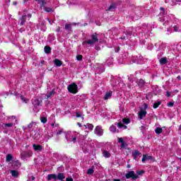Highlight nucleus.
<instances>
[{
    "label": "nucleus",
    "mask_w": 181,
    "mask_h": 181,
    "mask_svg": "<svg viewBox=\"0 0 181 181\" xmlns=\"http://www.w3.org/2000/svg\"><path fill=\"white\" fill-rule=\"evenodd\" d=\"M136 175H137V176H142V175H144V170L136 171Z\"/></svg>",
    "instance_id": "obj_36"
},
{
    "label": "nucleus",
    "mask_w": 181,
    "mask_h": 181,
    "mask_svg": "<svg viewBox=\"0 0 181 181\" xmlns=\"http://www.w3.org/2000/svg\"><path fill=\"white\" fill-rule=\"evenodd\" d=\"M160 104V102L154 103L153 106V108H158V107H159Z\"/></svg>",
    "instance_id": "obj_39"
},
{
    "label": "nucleus",
    "mask_w": 181,
    "mask_h": 181,
    "mask_svg": "<svg viewBox=\"0 0 181 181\" xmlns=\"http://www.w3.org/2000/svg\"><path fill=\"white\" fill-rule=\"evenodd\" d=\"M33 124H35V122H31L30 124H28V128H32V127H33Z\"/></svg>",
    "instance_id": "obj_45"
},
{
    "label": "nucleus",
    "mask_w": 181,
    "mask_h": 181,
    "mask_svg": "<svg viewBox=\"0 0 181 181\" xmlns=\"http://www.w3.org/2000/svg\"><path fill=\"white\" fill-rule=\"evenodd\" d=\"M166 97H170V93L167 92V93H166Z\"/></svg>",
    "instance_id": "obj_48"
},
{
    "label": "nucleus",
    "mask_w": 181,
    "mask_h": 181,
    "mask_svg": "<svg viewBox=\"0 0 181 181\" xmlns=\"http://www.w3.org/2000/svg\"><path fill=\"white\" fill-rule=\"evenodd\" d=\"M76 59L80 61V60H83V56L82 55H77L76 56Z\"/></svg>",
    "instance_id": "obj_41"
},
{
    "label": "nucleus",
    "mask_w": 181,
    "mask_h": 181,
    "mask_svg": "<svg viewBox=\"0 0 181 181\" xmlns=\"http://www.w3.org/2000/svg\"><path fill=\"white\" fill-rule=\"evenodd\" d=\"M26 18V16H23L21 18V25H25V23L26 22V21L25 20V18Z\"/></svg>",
    "instance_id": "obj_32"
},
{
    "label": "nucleus",
    "mask_w": 181,
    "mask_h": 181,
    "mask_svg": "<svg viewBox=\"0 0 181 181\" xmlns=\"http://www.w3.org/2000/svg\"><path fill=\"white\" fill-rule=\"evenodd\" d=\"M54 94V93L52 91L49 92V93L47 95V98H50V97H52V95H53Z\"/></svg>",
    "instance_id": "obj_40"
},
{
    "label": "nucleus",
    "mask_w": 181,
    "mask_h": 181,
    "mask_svg": "<svg viewBox=\"0 0 181 181\" xmlns=\"http://www.w3.org/2000/svg\"><path fill=\"white\" fill-rule=\"evenodd\" d=\"M76 117H77V118H80V117H81V115L77 113V114H76Z\"/></svg>",
    "instance_id": "obj_49"
},
{
    "label": "nucleus",
    "mask_w": 181,
    "mask_h": 181,
    "mask_svg": "<svg viewBox=\"0 0 181 181\" xmlns=\"http://www.w3.org/2000/svg\"><path fill=\"white\" fill-rule=\"evenodd\" d=\"M113 181H121L119 179H114Z\"/></svg>",
    "instance_id": "obj_53"
},
{
    "label": "nucleus",
    "mask_w": 181,
    "mask_h": 181,
    "mask_svg": "<svg viewBox=\"0 0 181 181\" xmlns=\"http://www.w3.org/2000/svg\"><path fill=\"white\" fill-rule=\"evenodd\" d=\"M112 9H115V6L111 5V6L109 7V11H112Z\"/></svg>",
    "instance_id": "obj_43"
},
{
    "label": "nucleus",
    "mask_w": 181,
    "mask_h": 181,
    "mask_svg": "<svg viewBox=\"0 0 181 181\" xmlns=\"http://www.w3.org/2000/svg\"><path fill=\"white\" fill-rule=\"evenodd\" d=\"M77 125H78L80 128H81V123L78 122V123H77Z\"/></svg>",
    "instance_id": "obj_50"
},
{
    "label": "nucleus",
    "mask_w": 181,
    "mask_h": 181,
    "mask_svg": "<svg viewBox=\"0 0 181 181\" xmlns=\"http://www.w3.org/2000/svg\"><path fill=\"white\" fill-rule=\"evenodd\" d=\"M127 168H131V165H127Z\"/></svg>",
    "instance_id": "obj_57"
},
{
    "label": "nucleus",
    "mask_w": 181,
    "mask_h": 181,
    "mask_svg": "<svg viewBox=\"0 0 181 181\" xmlns=\"http://www.w3.org/2000/svg\"><path fill=\"white\" fill-rule=\"evenodd\" d=\"M52 127H54V123H52Z\"/></svg>",
    "instance_id": "obj_59"
},
{
    "label": "nucleus",
    "mask_w": 181,
    "mask_h": 181,
    "mask_svg": "<svg viewBox=\"0 0 181 181\" xmlns=\"http://www.w3.org/2000/svg\"><path fill=\"white\" fill-rule=\"evenodd\" d=\"M41 122H42V124H46L47 122V118L42 117L40 118Z\"/></svg>",
    "instance_id": "obj_35"
},
{
    "label": "nucleus",
    "mask_w": 181,
    "mask_h": 181,
    "mask_svg": "<svg viewBox=\"0 0 181 181\" xmlns=\"http://www.w3.org/2000/svg\"><path fill=\"white\" fill-rule=\"evenodd\" d=\"M33 148H34V151H41L42 149V146L36 145V144H33Z\"/></svg>",
    "instance_id": "obj_13"
},
{
    "label": "nucleus",
    "mask_w": 181,
    "mask_h": 181,
    "mask_svg": "<svg viewBox=\"0 0 181 181\" xmlns=\"http://www.w3.org/2000/svg\"><path fill=\"white\" fill-rule=\"evenodd\" d=\"M122 122L123 124H128L129 122H131V120H129V119L124 118L122 119Z\"/></svg>",
    "instance_id": "obj_34"
},
{
    "label": "nucleus",
    "mask_w": 181,
    "mask_h": 181,
    "mask_svg": "<svg viewBox=\"0 0 181 181\" xmlns=\"http://www.w3.org/2000/svg\"><path fill=\"white\" fill-rule=\"evenodd\" d=\"M126 179H132L133 180H136L139 176L135 173L134 171H129L125 175Z\"/></svg>",
    "instance_id": "obj_5"
},
{
    "label": "nucleus",
    "mask_w": 181,
    "mask_h": 181,
    "mask_svg": "<svg viewBox=\"0 0 181 181\" xmlns=\"http://www.w3.org/2000/svg\"><path fill=\"white\" fill-rule=\"evenodd\" d=\"M63 179H64V174L59 173L58 175H57V180H63Z\"/></svg>",
    "instance_id": "obj_18"
},
{
    "label": "nucleus",
    "mask_w": 181,
    "mask_h": 181,
    "mask_svg": "<svg viewBox=\"0 0 181 181\" xmlns=\"http://www.w3.org/2000/svg\"><path fill=\"white\" fill-rule=\"evenodd\" d=\"M111 95H112V92L106 93L104 97L105 100H109V98H111Z\"/></svg>",
    "instance_id": "obj_20"
},
{
    "label": "nucleus",
    "mask_w": 181,
    "mask_h": 181,
    "mask_svg": "<svg viewBox=\"0 0 181 181\" xmlns=\"http://www.w3.org/2000/svg\"><path fill=\"white\" fill-rule=\"evenodd\" d=\"M148 108V105L146 104H144V110L141 109L140 112H139V118L140 119H144V118H145L146 117V110Z\"/></svg>",
    "instance_id": "obj_4"
},
{
    "label": "nucleus",
    "mask_w": 181,
    "mask_h": 181,
    "mask_svg": "<svg viewBox=\"0 0 181 181\" xmlns=\"http://www.w3.org/2000/svg\"><path fill=\"white\" fill-rule=\"evenodd\" d=\"M163 132V129L160 127H157L156 129H155V132L156 134H162V132Z\"/></svg>",
    "instance_id": "obj_25"
},
{
    "label": "nucleus",
    "mask_w": 181,
    "mask_h": 181,
    "mask_svg": "<svg viewBox=\"0 0 181 181\" xmlns=\"http://www.w3.org/2000/svg\"><path fill=\"white\" fill-rule=\"evenodd\" d=\"M50 52H52V48H50V47H49V46H45V52L47 53V54H49V53H50Z\"/></svg>",
    "instance_id": "obj_22"
},
{
    "label": "nucleus",
    "mask_w": 181,
    "mask_h": 181,
    "mask_svg": "<svg viewBox=\"0 0 181 181\" xmlns=\"http://www.w3.org/2000/svg\"><path fill=\"white\" fill-rule=\"evenodd\" d=\"M83 127H85L86 129L88 128L90 131H93L94 126L91 124H84Z\"/></svg>",
    "instance_id": "obj_17"
},
{
    "label": "nucleus",
    "mask_w": 181,
    "mask_h": 181,
    "mask_svg": "<svg viewBox=\"0 0 181 181\" xmlns=\"http://www.w3.org/2000/svg\"><path fill=\"white\" fill-rule=\"evenodd\" d=\"M68 91L72 94H76L78 92V88H77V84L71 83L68 87Z\"/></svg>",
    "instance_id": "obj_3"
},
{
    "label": "nucleus",
    "mask_w": 181,
    "mask_h": 181,
    "mask_svg": "<svg viewBox=\"0 0 181 181\" xmlns=\"http://www.w3.org/2000/svg\"><path fill=\"white\" fill-rule=\"evenodd\" d=\"M41 8H44V11H45V12H53V8L49 7H46L45 5H44L43 6H41Z\"/></svg>",
    "instance_id": "obj_19"
},
{
    "label": "nucleus",
    "mask_w": 181,
    "mask_h": 181,
    "mask_svg": "<svg viewBox=\"0 0 181 181\" xmlns=\"http://www.w3.org/2000/svg\"><path fill=\"white\" fill-rule=\"evenodd\" d=\"M117 141L121 144V148H127V143H125L122 137L118 138Z\"/></svg>",
    "instance_id": "obj_9"
},
{
    "label": "nucleus",
    "mask_w": 181,
    "mask_h": 181,
    "mask_svg": "<svg viewBox=\"0 0 181 181\" xmlns=\"http://www.w3.org/2000/svg\"><path fill=\"white\" fill-rule=\"evenodd\" d=\"M38 1V3L40 4V6H43L44 5H46V1L45 0H35Z\"/></svg>",
    "instance_id": "obj_33"
},
{
    "label": "nucleus",
    "mask_w": 181,
    "mask_h": 181,
    "mask_svg": "<svg viewBox=\"0 0 181 181\" xmlns=\"http://www.w3.org/2000/svg\"><path fill=\"white\" fill-rule=\"evenodd\" d=\"M63 134V129H61L57 132V135H62Z\"/></svg>",
    "instance_id": "obj_42"
},
{
    "label": "nucleus",
    "mask_w": 181,
    "mask_h": 181,
    "mask_svg": "<svg viewBox=\"0 0 181 181\" xmlns=\"http://www.w3.org/2000/svg\"><path fill=\"white\" fill-rule=\"evenodd\" d=\"M66 181H73V178L72 177H68V178H66Z\"/></svg>",
    "instance_id": "obj_47"
},
{
    "label": "nucleus",
    "mask_w": 181,
    "mask_h": 181,
    "mask_svg": "<svg viewBox=\"0 0 181 181\" xmlns=\"http://www.w3.org/2000/svg\"><path fill=\"white\" fill-rule=\"evenodd\" d=\"M21 165L22 164L21 163V162H19V160L13 161V168L14 169H19V168H21Z\"/></svg>",
    "instance_id": "obj_10"
},
{
    "label": "nucleus",
    "mask_w": 181,
    "mask_h": 181,
    "mask_svg": "<svg viewBox=\"0 0 181 181\" xmlns=\"http://www.w3.org/2000/svg\"><path fill=\"white\" fill-rule=\"evenodd\" d=\"M103 153L105 158H110V156H111L110 151H104Z\"/></svg>",
    "instance_id": "obj_23"
},
{
    "label": "nucleus",
    "mask_w": 181,
    "mask_h": 181,
    "mask_svg": "<svg viewBox=\"0 0 181 181\" xmlns=\"http://www.w3.org/2000/svg\"><path fill=\"white\" fill-rule=\"evenodd\" d=\"M49 23H50V25H52V21L48 19Z\"/></svg>",
    "instance_id": "obj_54"
},
{
    "label": "nucleus",
    "mask_w": 181,
    "mask_h": 181,
    "mask_svg": "<svg viewBox=\"0 0 181 181\" xmlns=\"http://www.w3.org/2000/svg\"><path fill=\"white\" fill-rule=\"evenodd\" d=\"M46 179L48 181H50L52 180H57V175H56V174H49L46 177Z\"/></svg>",
    "instance_id": "obj_8"
},
{
    "label": "nucleus",
    "mask_w": 181,
    "mask_h": 181,
    "mask_svg": "<svg viewBox=\"0 0 181 181\" xmlns=\"http://www.w3.org/2000/svg\"><path fill=\"white\" fill-rule=\"evenodd\" d=\"M12 159H13V157L11 154H7L6 158V162H11V160H12Z\"/></svg>",
    "instance_id": "obj_26"
},
{
    "label": "nucleus",
    "mask_w": 181,
    "mask_h": 181,
    "mask_svg": "<svg viewBox=\"0 0 181 181\" xmlns=\"http://www.w3.org/2000/svg\"><path fill=\"white\" fill-rule=\"evenodd\" d=\"M115 52H119V49H117Z\"/></svg>",
    "instance_id": "obj_56"
},
{
    "label": "nucleus",
    "mask_w": 181,
    "mask_h": 181,
    "mask_svg": "<svg viewBox=\"0 0 181 181\" xmlns=\"http://www.w3.org/2000/svg\"><path fill=\"white\" fill-rule=\"evenodd\" d=\"M13 4V5H16L17 3H16V1H15Z\"/></svg>",
    "instance_id": "obj_58"
},
{
    "label": "nucleus",
    "mask_w": 181,
    "mask_h": 181,
    "mask_svg": "<svg viewBox=\"0 0 181 181\" xmlns=\"http://www.w3.org/2000/svg\"><path fill=\"white\" fill-rule=\"evenodd\" d=\"M40 103H42V100H40L39 99H35L34 100V102L33 103V104L35 105V107H37V106L40 105Z\"/></svg>",
    "instance_id": "obj_16"
},
{
    "label": "nucleus",
    "mask_w": 181,
    "mask_h": 181,
    "mask_svg": "<svg viewBox=\"0 0 181 181\" xmlns=\"http://www.w3.org/2000/svg\"><path fill=\"white\" fill-rule=\"evenodd\" d=\"M168 107H173V103H172V102L168 103Z\"/></svg>",
    "instance_id": "obj_44"
},
{
    "label": "nucleus",
    "mask_w": 181,
    "mask_h": 181,
    "mask_svg": "<svg viewBox=\"0 0 181 181\" xmlns=\"http://www.w3.org/2000/svg\"><path fill=\"white\" fill-rule=\"evenodd\" d=\"M20 98L23 103H25V104H27V103H29V100L25 98L23 96H20Z\"/></svg>",
    "instance_id": "obj_37"
},
{
    "label": "nucleus",
    "mask_w": 181,
    "mask_h": 181,
    "mask_svg": "<svg viewBox=\"0 0 181 181\" xmlns=\"http://www.w3.org/2000/svg\"><path fill=\"white\" fill-rule=\"evenodd\" d=\"M177 78H178V80H180V76H178Z\"/></svg>",
    "instance_id": "obj_55"
},
{
    "label": "nucleus",
    "mask_w": 181,
    "mask_h": 181,
    "mask_svg": "<svg viewBox=\"0 0 181 181\" xmlns=\"http://www.w3.org/2000/svg\"><path fill=\"white\" fill-rule=\"evenodd\" d=\"M21 156H23V153H21Z\"/></svg>",
    "instance_id": "obj_60"
},
{
    "label": "nucleus",
    "mask_w": 181,
    "mask_h": 181,
    "mask_svg": "<svg viewBox=\"0 0 181 181\" xmlns=\"http://www.w3.org/2000/svg\"><path fill=\"white\" fill-rule=\"evenodd\" d=\"M88 175H93L94 173V169L89 168L87 172Z\"/></svg>",
    "instance_id": "obj_38"
},
{
    "label": "nucleus",
    "mask_w": 181,
    "mask_h": 181,
    "mask_svg": "<svg viewBox=\"0 0 181 181\" xmlns=\"http://www.w3.org/2000/svg\"><path fill=\"white\" fill-rule=\"evenodd\" d=\"M173 28H174L175 32H181V25L180 26L175 25Z\"/></svg>",
    "instance_id": "obj_29"
},
{
    "label": "nucleus",
    "mask_w": 181,
    "mask_h": 181,
    "mask_svg": "<svg viewBox=\"0 0 181 181\" xmlns=\"http://www.w3.org/2000/svg\"><path fill=\"white\" fill-rule=\"evenodd\" d=\"M141 155V153L139 151H135L133 153V156H134V159H136L137 156H139Z\"/></svg>",
    "instance_id": "obj_30"
},
{
    "label": "nucleus",
    "mask_w": 181,
    "mask_h": 181,
    "mask_svg": "<svg viewBox=\"0 0 181 181\" xmlns=\"http://www.w3.org/2000/svg\"><path fill=\"white\" fill-rule=\"evenodd\" d=\"M94 133L98 136H103V134H104V130H103V127H101V126H97L95 128Z\"/></svg>",
    "instance_id": "obj_7"
},
{
    "label": "nucleus",
    "mask_w": 181,
    "mask_h": 181,
    "mask_svg": "<svg viewBox=\"0 0 181 181\" xmlns=\"http://www.w3.org/2000/svg\"><path fill=\"white\" fill-rule=\"evenodd\" d=\"M98 34L97 33H94L91 35L90 38L86 40V41H83L82 42V45L84 46V45H89V46H93L95 43H97L98 42Z\"/></svg>",
    "instance_id": "obj_1"
},
{
    "label": "nucleus",
    "mask_w": 181,
    "mask_h": 181,
    "mask_svg": "<svg viewBox=\"0 0 181 181\" xmlns=\"http://www.w3.org/2000/svg\"><path fill=\"white\" fill-rule=\"evenodd\" d=\"M173 2H176V4H180L181 0H173Z\"/></svg>",
    "instance_id": "obj_46"
},
{
    "label": "nucleus",
    "mask_w": 181,
    "mask_h": 181,
    "mask_svg": "<svg viewBox=\"0 0 181 181\" xmlns=\"http://www.w3.org/2000/svg\"><path fill=\"white\" fill-rule=\"evenodd\" d=\"M28 17L29 18H32V14H28Z\"/></svg>",
    "instance_id": "obj_52"
},
{
    "label": "nucleus",
    "mask_w": 181,
    "mask_h": 181,
    "mask_svg": "<svg viewBox=\"0 0 181 181\" xmlns=\"http://www.w3.org/2000/svg\"><path fill=\"white\" fill-rule=\"evenodd\" d=\"M117 127H118V128H119L120 129H127V126H125V125H124V124H122V122H119V123H117Z\"/></svg>",
    "instance_id": "obj_21"
},
{
    "label": "nucleus",
    "mask_w": 181,
    "mask_h": 181,
    "mask_svg": "<svg viewBox=\"0 0 181 181\" xmlns=\"http://www.w3.org/2000/svg\"><path fill=\"white\" fill-rule=\"evenodd\" d=\"M8 119H12V122L4 124L3 125V128H6L8 127V128H11V127H13L15 125V123L16 122V117L15 116H11L8 118Z\"/></svg>",
    "instance_id": "obj_6"
},
{
    "label": "nucleus",
    "mask_w": 181,
    "mask_h": 181,
    "mask_svg": "<svg viewBox=\"0 0 181 181\" xmlns=\"http://www.w3.org/2000/svg\"><path fill=\"white\" fill-rule=\"evenodd\" d=\"M11 176H13V177H18V176H19V172H18L16 170H11Z\"/></svg>",
    "instance_id": "obj_12"
},
{
    "label": "nucleus",
    "mask_w": 181,
    "mask_h": 181,
    "mask_svg": "<svg viewBox=\"0 0 181 181\" xmlns=\"http://www.w3.org/2000/svg\"><path fill=\"white\" fill-rule=\"evenodd\" d=\"M54 63L55 66H57L58 67H60V66H62V64H63L62 61H60L58 59H54Z\"/></svg>",
    "instance_id": "obj_14"
},
{
    "label": "nucleus",
    "mask_w": 181,
    "mask_h": 181,
    "mask_svg": "<svg viewBox=\"0 0 181 181\" xmlns=\"http://www.w3.org/2000/svg\"><path fill=\"white\" fill-rule=\"evenodd\" d=\"M138 86L139 87H143V86H145V81H144V79H140L138 82Z\"/></svg>",
    "instance_id": "obj_24"
},
{
    "label": "nucleus",
    "mask_w": 181,
    "mask_h": 181,
    "mask_svg": "<svg viewBox=\"0 0 181 181\" xmlns=\"http://www.w3.org/2000/svg\"><path fill=\"white\" fill-rule=\"evenodd\" d=\"M32 155H33V153H32V151H28V152L25 153L24 158H30V156H32Z\"/></svg>",
    "instance_id": "obj_31"
},
{
    "label": "nucleus",
    "mask_w": 181,
    "mask_h": 181,
    "mask_svg": "<svg viewBox=\"0 0 181 181\" xmlns=\"http://www.w3.org/2000/svg\"><path fill=\"white\" fill-rule=\"evenodd\" d=\"M167 62H168V59L166 58H161L160 59V64H166Z\"/></svg>",
    "instance_id": "obj_28"
},
{
    "label": "nucleus",
    "mask_w": 181,
    "mask_h": 181,
    "mask_svg": "<svg viewBox=\"0 0 181 181\" xmlns=\"http://www.w3.org/2000/svg\"><path fill=\"white\" fill-rule=\"evenodd\" d=\"M152 160V156H146V155H144L141 162L145 163L146 162V160Z\"/></svg>",
    "instance_id": "obj_11"
},
{
    "label": "nucleus",
    "mask_w": 181,
    "mask_h": 181,
    "mask_svg": "<svg viewBox=\"0 0 181 181\" xmlns=\"http://www.w3.org/2000/svg\"><path fill=\"white\" fill-rule=\"evenodd\" d=\"M110 132H112V134H115V132H119L118 130H117V127L115 126L112 125L110 127Z\"/></svg>",
    "instance_id": "obj_15"
},
{
    "label": "nucleus",
    "mask_w": 181,
    "mask_h": 181,
    "mask_svg": "<svg viewBox=\"0 0 181 181\" xmlns=\"http://www.w3.org/2000/svg\"><path fill=\"white\" fill-rule=\"evenodd\" d=\"M160 9V11H163V12H165V8H163V7H161Z\"/></svg>",
    "instance_id": "obj_51"
},
{
    "label": "nucleus",
    "mask_w": 181,
    "mask_h": 181,
    "mask_svg": "<svg viewBox=\"0 0 181 181\" xmlns=\"http://www.w3.org/2000/svg\"><path fill=\"white\" fill-rule=\"evenodd\" d=\"M76 25V23L66 24V25H65L66 30H71V25Z\"/></svg>",
    "instance_id": "obj_27"
},
{
    "label": "nucleus",
    "mask_w": 181,
    "mask_h": 181,
    "mask_svg": "<svg viewBox=\"0 0 181 181\" xmlns=\"http://www.w3.org/2000/svg\"><path fill=\"white\" fill-rule=\"evenodd\" d=\"M179 160H180V162H181V158H179Z\"/></svg>",
    "instance_id": "obj_61"
},
{
    "label": "nucleus",
    "mask_w": 181,
    "mask_h": 181,
    "mask_svg": "<svg viewBox=\"0 0 181 181\" xmlns=\"http://www.w3.org/2000/svg\"><path fill=\"white\" fill-rule=\"evenodd\" d=\"M66 139L67 141H69V142H73L74 144H76V141H77V135L76 134V132L73 133L70 132L69 134L66 135Z\"/></svg>",
    "instance_id": "obj_2"
}]
</instances>
